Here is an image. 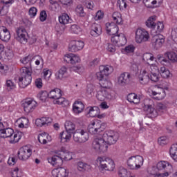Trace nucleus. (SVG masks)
I'll use <instances>...</instances> for the list:
<instances>
[{"mask_svg": "<svg viewBox=\"0 0 177 177\" xmlns=\"http://www.w3.org/2000/svg\"><path fill=\"white\" fill-rule=\"evenodd\" d=\"M113 72V67L107 66H100V72L96 73V78L103 89H110L111 88V82L107 80L109 76Z\"/></svg>", "mask_w": 177, "mask_h": 177, "instance_id": "1", "label": "nucleus"}, {"mask_svg": "<svg viewBox=\"0 0 177 177\" xmlns=\"http://www.w3.org/2000/svg\"><path fill=\"white\" fill-rule=\"evenodd\" d=\"M156 168L158 171H165V173H149V177H167L169 176V173L172 172V165L166 161L158 162Z\"/></svg>", "mask_w": 177, "mask_h": 177, "instance_id": "2", "label": "nucleus"}, {"mask_svg": "<svg viewBox=\"0 0 177 177\" xmlns=\"http://www.w3.org/2000/svg\"><path fill=\"white\" fill-rule=\"evenodd\" d=\"M92 148L97 153H106L107 149H109V145H107L103 137L96 136L93 140Z\"/></svg>", "mask_w": 177, "mask_h": 177, "instance_id": "3", "label": "nucleus"}, {"mask_svg": "<svg viewBox=\"0 0 177 177\" xmlns=\"http://www.w3.org/2000/svg\"><path fill=\"white\" fill-rule=\"evenodd\" d=\"M21 77L19 78V86L20 88H26L31 84V80L32 77H31V71L28 70V68H25L21 71Z\"/></svg>", "mask_w": 177, "mask_h": 177, "instance_id": "4", "label": "nucleus"}, {"mask_svg": "<svg viewBox=\"0 0 177 177\" xmlns=\"http://www.w3.org/2000/svg\"><path fill=\"white\" fill-rule=\"evenodd\" d=\"M102 138H104V140L107 146H109V145H115L117 140H118V138H120V135L114 131L109 130L104 132Z\"/></svg>", "mask_w": 177, "mask_h": 177, "instance_id": "5", "label": "nucleus"}, {"mask_svg": "<svg viewBox=\"0 0 177 177\" xmlns=\"http://www.w3.org/2000/svg\"><path fill=\"white\" fill-rule=\"evenodd\" d=\"M118 82L120 86H127L133 84V77L129 72H123L120 75Z\"/></svg>", "mask_w": 177, "mask_h": 177, "instance_id": "6", "label": "nucleus"}, {"mask_svg": "<svg viewBox=\"0 0 177 177\" xmlns=\"http://www.w3.org/2000/svg\"><path fill=\"white\" fill-rule=\"evenodd\" d=\"M89 139V135L84 130H76L73 133V140L76 143H85Z\"/></svg>", "mask_w": 177, "mask_h": 177, "instance_id": "7", "label": "nucleus"}, {"mask_svg": "<svg viewBox=\"0 0 177 177\" xmlns=\"http://www.w3.org/2000/svg\"><path fill=\"white\" fill-rule=\"evenodd\" d=\"M150 35L149 32L145 29L138 28L136 32V41L138 44H142V42H146L149 41Z\"/></svg>", "mask_w": 177, "mask_h": 177, "instance_id": "8", "label": "nucleus"}, {"mask_svg": "<svg viewBox=\"0 0 177 177\" xmlns=\"http://www.w3.org/2000/svg\"><path fill=\"white\" fill-rule=\"evenodd\" d=\"M17 154L18 158L21 160V161H27V160L31 157L32 150L28 148V147L25 146L19 149Z\"/></svg>", "mask_w": 177, "mask_h": 177, "instance_id": "9", "label": "nucleus"}, {"mask_svg": "<svg viewBox=\"0 0 177 177\" xmlns=\"http://www.w3.org/2000/svg\"><path fill=\"white\" fill-rule=\"evenodd\" d=\"M149 103L145 104L144 109L147 111L149 117L151 118H156L158 115V112L154 109V103L153 100H147Z\"/></svg>", "mask_w": 177, "mask_h": 177, "instance_id": "10", "label": "nucleus"}, {"mask_svg": "<svg viewBox=\"0 0 177 177\" xmlns=\"http://www.w3.org/2000/svg\"><path fill=\"white\" fill-rule=\"evenodd\" d=\"M16 32L17 35L15 36V39L17 41H19L21 44H27L28 35L26 29L23 27H19L17 28Z\"/></svg>", "mask_w": 177, "mask_h": 177, "instance_id": "11", "label": "nucleus"}, {"mask_svg": "<svg viewBox=\"0 0 177 177\" xmlns=\"http://www.w3.org/2000/svg\"><path fill=\"white\" fill-rule=\"evenodd\" d=\"M111 41L116 46H124L127 44V37L124 35H115L111 37Z\"/></svg>", "mask_w": 177, "mask_h": 177, "instance_id": "12", "label": "nucleus"}, {"mask_svg": "<svg viewBox=\"0 0 177 177\" xmlns=\"http://www.w3.org/2000/svg\"><path fill=\"white\" fill-rule=\"evenodd\" d=\"M22 107H24V110L25 113L28 114V113H31L35 110L37 107V102L35 100H26L23 104Z\"/></svg>", "mask_w": 177, "mask_h": 177, "instance_id": "13", "label": "nucleus"}, {"mask_svg": "<svg viewBox=\"0 0 177 177\" xmlns=\"http://www.w3.org/2000/svg\"><path fill=\"white\" fill-rule=\"evenodd\" d=\"M151 41L156 49H160V48L162 46V44L165 42V40L164 39V36L161 35H155L154 36H153Z\"/></svg>", "mask_w": 177, "mask_h": 177, "instance_id": "14", "label": "nucleus"}, {"mask_svg": "<svg viewBox=\"0 0 177 177\" xmlns=\"http://www.w3.org/2000/svg\"><path fill=\"white\" fill-rule=\"evenodd\" d=\"M106 32L109 35H117V34H118L119 28L115 24L106 23Z\"/></svg>", "mask_w": 177, "mask_h": 177, "instance_id": "15", "label": "nucleus"}, {"mask_svg": "<svg viewBox=\"0 0 177 177\" xmlns=\"http://www.w3.org/2000/svg\"><path fill=\"white\" fill-rule=\"evenodd\" d=\"M166 95L167 94L165 93V90H164V88H160V91H151V96L153 99H155V100H162Z\"/></svg>", "mask_w": 177, "mask_h": 177, "instance_id": "16", "label": "nucleus"}, {"mask_svg": "<svg viewBox=\"0 0 177 177\" xmlns=\"http://www.w3.org/2000/svg\"><path fill=\"white\" fill-rule=\"evenodd\" d=\"M52 175L54 177H66L68 176V172L65 168L60 167L57 169H54L52 171Z\"/></svg>", "mask_w": 177, "mask_h": 177, "instance_id": "17", "label": "nucleus"}, {"mask_svg": "<svg viewBox=\"0 0 177 177\" xmlns=\"http://www.w3.org/2000/svg\"><path fill=\"white\" fill-rule=\"evenodd\" d=\"M0 39L3 41V42H8L10 39V32L6 27H2L1 30L0 31Z\"/></svg>", "mask_w": 177, "mask_h": 177, "instance_id": "18", "label": "nucleus"}, {"mask_svg": "<svg viewBox=\"0 0 177 177\" xmlns=\"http://www.w3.org/2000/svg\"><path fill=\"white\" fill-rule=\"evenodd\" d=\"M48 161L50 164L55 167H60L63 165V160L59 158L58 155H54L53 157L48 158Z\"/></svg>", "mask_w": 177, "mask_h": 177, "instance_id": "19", "label": "nucleus"}, {"mask_svg": "<svg viewBox=\"0 0 177 177\" xmlns=\"http://www.w3.org/2000/svg\"><path fill=\"white\" fill-rule=\"evenodd\" d=\"M90 33L92 37H98V35H100L102 34V26H100V24H93Z\"/></svg>", "mask_w": 177, "mask_h": 177, "instance_id": "20", "label": "nucleus"}, {"mask_svg": "<svg viewBox=\"0 0 177 177\" xmlns=\"http://www.w3.org/2000/svg\"><path fill=\"white\" fill-rule=\"evenodd\" d=\"M84 109H85V106L82 102L76 101L73 105V111L75 114H80V113H82Z\"/></svg>", "mask_w": 177, "mask_h": 177, "instance_id": "21", "label": "nucleus"}, {"mask_svg": "<svg viewBox=\"0 0 177 177\" xmlns=\"http://www.w3.org/2000/svg\"><path fill=\"white\" fill-rule=\"evenodd\" d=\"M13 133H15V131L12 128L0 129V138H3L4 139L6 138H12Z\"/></svg>", "mask_w": 177, "mask_h": 177, "instance_id": "22", "label": "nucleus"}, {"mask_svg": "<svg viewBox=\"0 0 177 177\" xmlns=\"http://www.w3.org/2000/svg\"><path fill=\"white\" fill-rule=\"evenodd\" d=\"M87 114H89L90 117H96L100 114V109L97 106H88L86 109Z\"/></svg>", "mask_w": 177, "mask_h": 177, "instance_id": "23", "label": "nucleus"}, {"mask_svg": "<svg viewBox=\"0 0 177 177\" xmlns=\"http://www.w3.org/2000/svg\"><path fill=\"white\" fill-rule=\"evenodd\" d=\"M67 75V68L62 66L59 70L55 73V80H62L66 78Z\"/></svg>", "mask_w": 177, "mask_h": 177, "instance_id": "24", "label": "nucleus"}, {"mask_svg": "<svg viewBox=\"0 0 177 177\" xmlns=\"http://www.w3.org/2000/svg\"><path fill=\"white\" fill-rule=\"evenodd\" d=\"M139 80L142 85H147L150 81V75L147 74L146 71H143L142 73L139 75Z\"/></svg>", "mask_w": 177, "mask_h": 177, "instance_id": "25", "label": "nucleus"}, {"mask_svg": "<svg viewBox=\"0 0 177 177\" xmlns=\"http://www.w3.org/2000/svg\"><path fill=\"white\" fill-rule=\"evenodd\" d=\"M50 142V136L47 133H41L39 137H38V141L39 143H41V145H46L48 143V141Z\"/></svg>", "mask_w": 177, "mask_h": 177, "instance_id": "26", "label": "nucleus"}, {"mask_svg": "<svg viewBox=\"0 0 177 177\" xmlns=\"http://www.w3.org/2000/svg\"><path fill=\"white\" fill-rule=\"evenodd\" d=\"M48 93H49L48 96L50 99L57 100V98L61 97L62 90H60V88H57L50 91Z\"/></svg>", "mask_w": 177, "mask_h": 177, "instance_id": "27", "label": "nucleus"}, {"mask_svg": "<svg viewBox=\"0 0 177 177\" xmlns=\"http://www.w3.org/2000/svg\"><path fill=\"white\" fill-rule=\"evenodd\" d=\"M65 57L66 62L71 63V64H75V63H80V62H81V59H80V57L77 55H72V56H71L68 55Z\"/></svg>", "mask_w": 177, "mask_h": 177, "instance_id": "28", "label": "nucleus"}, {"mask_svg": "<svg viewBox=\"0 0 177 177\" xmlns=\"http://www.w3.org/2000/svg\"><path fill=\"white\" fill-rule=\"evenodd\" d=\"M107 97H109V93L106 89L102 88L97 92V98L98 100H100V102L106 100Z\"/></svg>", "mask_w": 177, "mask_h": 177, "instance_id": "29", "label": "nucleus"}, {"mask_svg": "<svg viewBox=\"0 0 177 177\" xmlns=\"http://www.w3.org/2000/svg\"><path fill=\"white\" fill-rule=\"evenodd\" d=\"M155 72L151 71V75H149V80L152 81V82H158L160 81V71H158V68L157 66L155 67Z\"/></svg>", "mask_w": 177, "mask_h": 177, "instance_id": "30", "label": "nucleus"}, {"mask_svg": "<svg viewBox=\"0 0 177 177\" xmlns=\"http://www.w3.org/2000/svg\"><path fill=\"white\" fill-rule=\"evenodd\" d=\"M59 136H60L61 142L62 143H66V142L71 139V133L66 130L64 131L61 132Z\"/></svg>", "mask_w": 177, "mask_h": 177, "instance_id": "31", "label": "nucleus"}, {"mask_svg": "<svg viewBox=\"0 0 177 177\" xmlns=\"http://www.w3.org/2000/svg\"><path fill=\"white\" fill-rule=\"evenodd\" d=\"M109 160H111L110 158L107 157H100L97 159L98 164L102 169H104L107 164H109Z\"/></svg>", "mask_w": 177, "mask_h": 177, "instance_id": "32", "label": "nucleus"}, {"mask_svg": "<svg viewBox=\"0 0 177 177\" xmlns=\"http://www.w3.org/2000/svg\"><path fill=\"white\" fill-rule=\"evenodd\" d=\"M165 57H167L170 62H172V63H176L177 62V55L175 52H166L164 54Z\"/></svg>", "mask_w": 177, "mask_h": 177, "instance_id": "33", "label": "nucleus"}, {"mask_svg": "<svg viewBox=\"0 0 177 177\" xmlns=\"http://www.w3.org/2000/svg\"><path fill=\"white\" fill-rule=\"evenodd\" d=\"M156 19H157V17L156 16L149 17L145 22L147 27L152 28V30H156V23H154V21H156Z\"/></svg>", "mask_w": 177, "mask_h": 177, "instance_id": "34", "label": "nucleus"}, {"mask_svg": "<svg viewBox=\"0 0 177 177\" xmlns=\"http://www.w3.org/2000/svg\"><path fill=\"white\" fill-rule=\"evenodd\" d=\"M65 129L66 131L71 133L74 134L75 133V124L71 121H66L65 122Z\"/></svg>", "mask_w": 177, "mask_h": 177, "instance_id": "35", "label": "nucleus"}, {"mask_svg": "<svg viewBox=\"0 0 177 177\" xmlns=\"http://www.w3.org/2000/svg\"><path fill=\"white\" fill-rule=\"evenodd\" d=\"M170 156L174 161L177 162V144H174L170 147L169 150Z\"/></svg>", "mask_w": 177, "mask_h": 177, "instance_id": "36", "label": "nucleus"}, {"mask_svg": "<svg viewBox=\"0 0 177 177\" xmlns=\"http://www.w3.org/2000/svg\"><path fill=\"white\" fill-rule=\"evenodd\" d=\"M59 21L60 24H63L64 26L68 24V23H70V17L68 15L64 13L59 17Z\"/></svg>", "mask_w": 177, "mask_h": 177, "instance_id": "37", "label": "nucleus"}, {"mask_svg": "<svg viewBox=\"0 0 177 177\" xmlns=\"http://www.w3.org/2000/svg\"><path fill=\"white\" fill-rule=\"evenodd\" d=\"M119 176L120 177H135V175L131 174L127 169L120 167L119 169Z\"/></svg>", "mask_w": 177, "mask_h": 177, "instance_id": "38", "label": "nucleus"}, {"mask_svg": "<svg viewBox=\"0 0 177 177\" xmlns=\"http://www.w3.org/2000/svg\"><path fill=\"white\" fill-rule=\"evenodd\" d=\"M132 157L135 158L136 167H137V169H139V168L143 165V157L139 155Z\"/></svg>", "mask_w": 177, "mask_h": 177, "instance_id": "39", "label": "nucleus"}, {"mask_svg": "<svg viewBox=\"0 0 177 177\" xmlns=\"http://www.w3.org/2000/svg\"><path fill=\"white\" fill-rule=\"evenodd\" d=\"M112 17L113 19V21H115L116 24H122V18L121 17V14L120 12H113Z\"/></svg>", "mask_w": 177, "mask_h": 177, "instance_id": "40", "label": "nucleus"}, {"mask_svg": "<svg viewBox=\"0 0 177 177\" xmlns=\"http://www.w3.org/2000/svg\"><path fill=\"white\" fill-rule=\"evenodd\" d=\"M127 165L130 169H138L135 158H133V156H131L127 160Z\"/></svg>", "mask_w": 177, "mask_h": 177, "instance_id": "41", "label": "nucleus"}, {"mask_svg": "<svg viewBox=\"0 0 177 177\" xmlns=\"http://www.w3.org/2000/svg\"><path fill=\"white\" fill-rule=\"evenodd\" d=\"M160 75L162 78H169V75H171V72L169 70L166 69L165 66L160 68Z\"/></svg>", "mask_w": 177, "mask_h": 177, "instance_id": "42", "label": "nucleus"}, {"mask_svg": "<svg viewBox=\"0 0 177 177\" xmlns=\"http://www.w3.org/2000/svg\"><path fill=\"white\" fill-rule=\"evenodd\" d=\"M89 168H91V167L86 163H84L82 162H79L77 163V169L79 171H88Z\"/></svg>", "mask_w": 177, "mask_h": 177, "instance_id": "43", "label": "nucleus"}, {"mask_svg": "<svg viewBox=\"0 0 177 177\" xmlns=\"http://www.w3.org/2000/svg\"><path fill=\"white\" fill-rule=\"evenodd\" d=\"M75 12L80 17H85L86 13L84 12V7L82 5H78L75 8Z\"/></svg>", "mask_w": 177, "mask_h": 177, "instance_id": "44", "label": "nucleus"}, {"mask_svg": "<svg viewBox=\"0 0 177 177\" xmlns=\"http://www.w3.org/2000/svg\"><path fill=\"white\" fill-rule=\"evenodd\" d=\"M143 3L147 8H154V5L157 4L156 0H143Z\"/></svg>", "mask_w": 177, "mask_h": 177, "instance_id": "45", "label": "nucleus"}, {"mask_svg": "<svg viewBox=\"0 0 177 177\" xmlns=\"http://www.w3.org/2000/svg\"><path fill=\"white\" fill-rule=\"evenodd\" d=\"M57 104H63L64 106H68V101L66 98L59 97L55 100Z\"/></svg>", "mask_w": 177, "mask_h": 177, "instance_id": "46", "label": "nucleus"}, {"mask_svg": "<svg viewBox=\"0 0 177 177\" xmlns=\"http://www.w3.org/2000/svg\"><path fill=\"white\" fill-rule=\"evenodd\" d=\"M157 59H158L159 63H160L163 66H167V64H169V59H167L165 57H164V56H162L161 55H158L157 56Z\"/></svg>", "mask_w": 177, "mask_h": 177, "instance_id": "47", "label": "nucleus"}, {"mask_svg": "<svg viewBox=\"0 0 177 177\" xmlns=\"http://www.w3.org/2000/svg\"><path fill=\"white\" fill-rule=\"evenodd\" d=\"M108 162L109 163L106 165V167L104 169L106 171H114V168H115L114 161L113 160H109Z\"/></svg>", "mask_w": 177, "mask_h": 177, "instance_id": "48", "label": "nucleus"}, {"mask_svg": "<svg viewBox=\"0 0 177 177\" xmlns=\"http://www.w3.org/2000/svg\"><path fill=\"white\" fill-rule=\"evenodd\" d=\"M117 6L118 8H120V10H124V9H127V1L118 0Z\"/></svg>", "mask_w": 177, "mask_h": 177, "instance_id": "49", "label": "nucleus"}, {"mask_svg": "<svg viewBox=\"0 0 177 177\" xmlns=\"http://www.w3.org/2000/svg\"><path fill=\"white\" fill-rule=\"evenodd\" d=\"M38 97L40 100L45 102V100H46V97H49V93H48V91H41L38 94Z\"/></svg>", "mask_w": 177, "mask_h": 177, "instance_id": "50", "label": "nucleus"}, {"mask_svg": "<svg viewBox=\"0 0 177 177\" xmlns=\"http://www.w3.org/2000/svg\"><path fill=\"white\" fill-rule=\"evenodd\" d=\"M71 32H73V34H80L81 32V28L77 25H72L71 26Z\"/></svg>", "mask_w": 177, "mask_h": 177, "instance_id": "51", "label": "nucleus"}, {"mask_svg": "<svg viewBox=\"0 0 177 177\" xmlns=\"http://www.w3.org/2000/svg\"><path fill=\"white\" fill-rule=\"evenodd\" d=\"M32 60V56L31 55H28L25 57H24L21 62L23 63V64H28L29 66H31V61Z\"/></svg>", "mask_w": 177, "mask_h": 177, "instance_id": "52", "label": "nucleus"}, {"mask_svg": "<svg viewBox=\"0 0 177 177\" xmlns=\"http://www.w3.org/2000/svg\"><path fill=\"white\" fill-rule=\"evenodd\" d=\"M91 125L94 127V129L97 130V132H102L103 128H102V124L99 122H93Z\"/></svg>", "mask_w": 177, "mask_h": 177, "instance_id": "53", "label": "nucleus"}, {"mask_svg": "<svg viewBox=\"0 0 177 177\" xmlns=\"http://www.w3.org/2000/svg\"><path fill=\"white\" fill-rule=\"evenodd\" d=\"M45 122H46V118H41L40 119H37L35 124L37 127H44Z\"/></svg>", "mask_w": 177, "mask_h": 177, "instance_id": "54", "label": "nucleus"}, {"mask_svg": "<svg viewBox=\"0 0 177 177\" xmlns=\"http://www.w3.org/2000/svg\"><path fill=\"white\" fill-rule=\"evenodd\" d=\"M142 60H144V62H148L149 60L153 61L154 60V57L151 53H146L142 56Z\"/></svg>", "mask_w": 177, "mask_h": 177, "instance_id": "55", "label": "nucleus"}, {"mask_svg": "<svg viewBox=\"0 0 177 177\" xmlns=\"http://www.w3.org/2000/svg\"><path fill=\"white\" fill-rule=\"evenodd\" d=\"M6 85L8 91H10V89H15V88H16V84L13 83L11 80H7L6 82Z\"/></svg>", "mask_w": 177, "mask_h": 177, "instance_id": "56", "label": "nucleus"}, {"mask_svg": "<svg viewBox=\"0 0 177 177\" xmlns=\"http://www.w3.org/2000/svg\"><path fill=\"white\" fill-rule=\"evenodd\" d=\"M68 49H69V52H73V53H75V52H78V48L77 47V45L73 43H71V44H69V47H68Z\"/></svg>", "mask_w": 177, "mask_h": 177, "instance_id": "57", "label": "nucleus"}, {"mask_svg": "<svg viewBox=\"0 0 177 177\" xmlns=\"http://www.w3.org/2000/svg\"><path fill=\"white\" fill-rule=\"evenodd\" d=\"M37 8L35 7H32L29 9V15L30 16V17H35V16H37Z\"/></svg>", "mask_w": 177, "mask_h": 177, "instance_id": "58", "label": "nucleus"}, {"mask_svg": "<svg viewBox=\"0 0 177 177\" xmlns=\"http://www.w3.org/2000/svg\"><path fill=\"white\" fill-rule=\"evenodd\" d=\"M124 52H126V53H133V52H135V46L130 45L125 47Z\"/></svg>", "mask_w": 177, "mask_h": 177, "instance_id": "59", "label": "nucleus"}, {"mask_svg": "<svg viewBox=\"0 0 177 177\" xmlns=\"http://www.w3.org/2000/svg\"><path fill=\"white\" fill-rule=\"evenodd\" d=\"M43 73H44V77L45 80H49V78H50V77L52 75L51 71H50L49 70H47V69H44Z\"/></svg>", "mask_w": 177, "mask_h": 177, "instance_id": "60", "label": "nucleus"}, {"mask_svg": "<svg viewBox=\"0 0 177 177\" xmlns=\"http://www.w3.org/2000/svg\"><path fill=\"white\" fill-rule=\"evenodd\" d=\"M88 131L89 133H91V135H96L97 133V131L96 129H95V127L92 124H90L88 127Z\"/></svg>", "mask_w": 177, "mask_h": 177, "instance_id": "61", "label": "nucleus"}, {"mask_svg": "<svg viewBox=\"0 0 177 177\" xmlns=\"http://www.w3.org/2000/svg\"><path fill=\"white\" fill-rule=\"evenodd\" d=\"M46 17H48L46 11H45V10L41 11L40 16H39L40 21H45V20H46Z\"/></svg>", "mask_w": 177, "mask_h": 177, "instance_id": "62", "label": "nucleus"}, {"mask_svg": "<svg viewBox=\"0 0 177 177\" xmlns=\"http://www.w3.org/2000/svg\"><path fill=\"white\" fill-rule=\"evenodd\" d=\"M19 140H20V138L19 137V135H17V133H15L13 135L12 137L10 138V142L17 143V142H19Z\"/></svg>", "mask_w": 177, "mask_h": 177, "instance_id": "63", "label": "nucleus"}, {"mask_svg": "<svg viewBox=\"0 0 177 177\" xmlns=\"http://www.w3.org/2000/svg\"><path fill=\"white\" fill-rule=\"evenodd\" d=\"M74 42L76 45L78 50H81V49L84 48V41H75Z\"/></svg>", "mask_w": 177, "mask_h": 177, "instance_id": "64", "label": "nucleus"}]
</instances>
